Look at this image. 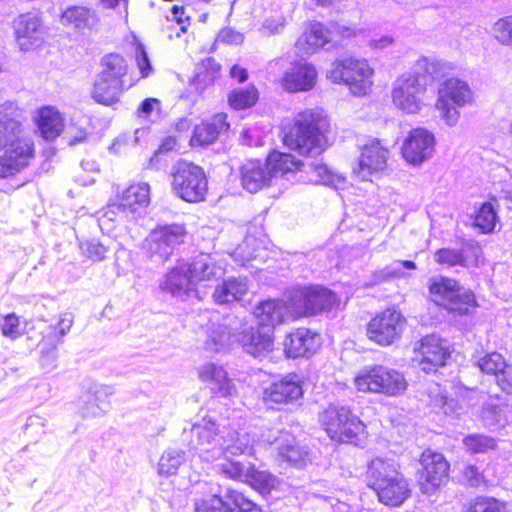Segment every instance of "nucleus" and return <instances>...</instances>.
<instances>
[{"label":"nucleus","instance_id":"6ab92c4d","mask_svg":"<svg viewBox=\"0 0 512 512\" xmlns=\"http://www.w3.org/2000/svg\"><path fill=\"white\" fill-rule=\"evenodd\" d=\"M388 157L389 151L381 145L379 140L374 139L363 147L359 163L353 172L360 180L368 181L373 174L387 167Z\"/></svg>","mask_w":512,"mask_h":512},{"label":"nucleus","instance_id":"338daca9","mask_svg":"<svg viewBox=\"0 0 512 512\" xmlns=\"http://www.w3.org/2000/svg\"><path fill=\"white\" fill-rule=\"evenodd\" d=\"M231 500L234 502V512H263L256 503L245 497L241 492L240 495H236Z\"/></svg>","mask_w":512,"mask_h":512},{"label":"nucleus","instance_id":"393cba45","mask_svg":"<svg viewBox=\"0 0 512 512\" xmlns=\"http://www.w3.org/2000/svg\"><path fill=\"white\" fill-rule=\"evenodd\" d=\"M320 345V336L307 328H298L288 334L284 351L288 357L299 358L313 354Z\"/></svg>","mask_w":512,"mask_h":512},{"label":"nucleus","instance_id":"1a4fd4ad","mask_svg":"<svg viewBox=\"0 0 512 512\" xmlns=\"http://www.w3.org/2000/svg\"><path fill=\"white\" fill-rule=\"evenodd\" d=\"M355 385L361 392L383 393L389 396L402 394L407 382L402 373L383 365L366 366L355 377Z\"/></svg>","mask_w":512,"mask_h":512},{"label":"nucleus","instance_id":"ea45409f","mask_svg":"<svg viewBox=\"0 0 512 512\" xmlns=\"http://www.w3.org/2000/svg\"><path fill=\"white\" fill-rule=\"evenodd\" d=\"M38 128L46 140H54L63 130V119L52 107L42 108L39 112Z\"/></svg>","mask_w":512,"mask_h":512},{"label":"nucleus","instance_id":"c9c22d12","mask_svg":"<svg viewBox=\"0 0 512 512\" xmlns=\"http://www.w3.org/2000/svg\"><path fill=\"white\" fill-rule=\"evenodd\" d=\"M330 41V32L320 22H313L296 42V48L309 55Z\"/></svg>","mask_w":512,"mask_h":512},{"label":"nucleus","instance_id":"a19ab883","mask_svg":"<svg viewBox=\"0 0 512 512\" xmlns=\"http://www.w3.org/2000/svg\"><path fill=\"white\" fill-rule=\"evenodd\" d=\"M252 450V448L250 449ZM251 454V451L245 453L244 455ZM243 454L238 455H222L224 457L223 462L219 464V470L226 477L245 481L246 476L249 473V469L251 467V463L244 462L242 460L236 459L235 457L242 456Z\"/></svg>","mask_w":512,"mask_h":512},{"label":"nucleus","instance_id":"603ef678","mask_svg":"<svg viewBox=\"0 0 512 512\" xmlns=\"http://www.w3.org/2000/svg\"><path fill=\"white\" fill-rule=\"evenodd\" d=\"M0 328L2 335L11 340H15L23 334L20 319L15 313L0 317Z\"/></svg>","mask_w":512,"mask_h":512},{"label":"nucleus","instance_id":"37998d69","mask_svg":"<svg viewBox=\"0 0 512 512\" xmlns=\"http://www.w3.org/2000/svg\"><path fill=\"white\" fill-rule=\"evenodd\" d=\"M244 482L257 490L262 495L269 494L278 483L277 479L267 471H259L251 465Z\"/></svg>","mask_w":512,"mask_h":512},{"label":"nucleus","instance_id":"a18cd8bd","mask_svg":"<svg viewBox=\"0 0 512 512\" xmlns=\"http://www.w3.org/2000/svg\"><path fill=\"white\" fill-rule=\"evenodd\" d=\"M498 222V216L491 202L483 203L474 218V226L482 233L493 232Z\"/></svg>","mask_w":512,"mask_h":512},{"label":"nucleus","instance_id":"c03bdc74","mask_svg":"<svg viewBox=\"0 0 512 512\" xmlns=\"http://www.w3.org/2000/svg\"><path fill=\"white\" fill-rule=\"evenodd\" d=\"M404 269L414 270L416 264L410 260L394 261L381 270H377L372 276V285H377L392 278L404 276Z\"/></svg>","mask_w":512,"mask_h":512},{"label":"nucleus","instance_id":"20e7f679","mask_svg":"<svg viewBox=\"0 0 512 512\" xmlns=\"http://www.w3.org/2000/svg\"><path fill=\"white\" fill-rule=\"evenodd\" d=\"M366 478L368 486L384 505L398 507L411 495L410 485L393 459L377 457L371 460Z\"/></svg>","mask_w":512,"mask_h":512},{"label":"nucleus","instance_id":"cd10ccee","mask_svg":"<svg viewBox=\"0 0 512 512\" xmlns=\"http://www.w3.org/2000/svg\"><path fill=\"white\" fill-rule=\"evenodd\" d=\"M240 495V492L230 488L213 489L209 494L195 500V512H234V502L232 498Z\"/></svg>","mask_w":512,"mask_h":512},{"label":"nucleus","instance_id":"0e129e2a","mask_svg":"<svg viewBox=\"0 0 512 512\" xmlns=\"http://www.w3.org/2000/svg\"><path fill=\"white\" fill-rule=\"evenodd\" d=\"M108 408V404H100L98 402V398L94 397L85 403L84 407L82 408V415L84 417H101L106 413Z\"/></svg>","mask_w":512,"mask_h":512},{"label":"nucleus","instance_id":"3c124183","mask_svg":"<svg viewBox=\"0 0 512 512\" xmlns=\"http://www.w3.org/2000/svg\"><path fill=\"white\" fill-rule=\"evenodd\" d=\"M463 443L471 453H485L496 446V442L492 437L481 434L469 435L464 438Z\"/></svg>","mask_w":512,"mask_h":512},{"label":"nucleus","instance_id":"69168bd1","mask_svg":"<svg viewBox=\"0 0 512 512\" xmlns=\"http://www.w3.org/2000/svg\"><path fill=\"white\" fill-rule=\"evenodd\" d=\"M495 381L503 392L512 394V365L506 363L505 368L496 374Z\"/></svg>","mask_w":512,"mask_h":512},{"label":"nucleus","instance_id":"bb28decb","mask_svg":"<svg viewBox=\"0 0 512 512\" xmlns=\"http://www.w3.org/2000/svg\"><path fill=\"white\" fill-rule=\"evenodd\" d=\"M198 375L202 382L209 385L211 391L220 397L231 396L235 386L223 367L207 363L199 367Z\"/></svg>","mask_w":512,"mask_h":512},{"label":"nucleus","instance_id":"13d9d810","mask_svg":"<svg viewBox=\"0 0 512 512\" xmlns=\"http://www.w3.org/2000/svg\"><path fill=\"white\" fill-rule=\"evenodd\" d=\"M462 481L470 487L486 486V479L482 472L474 465H467L461 472Z\"/></svg>","mask_w":512,"mask_h":512},{"label":"nucleus","instance_id":"b1692460","mask_svg":"<svg viewBox=\"0 0 512 512\" xmlns=\"http://www.w3.org/2000/svg\"><path fill=\"white\" fill-rule=\"evenodd\" d=\"M303 395L300 379L296 374H289L279 381L273 382L264 391V399L269 403L289 404Z\"/></svg>","mask_w":512,"mask_h":512},{"label":"nucleus","instance_id":"9d476101","mask_svg":"<svg viewBox=\"0 0 512 512\" xmlns=\"http://www.w3.org/2000/svg\"><path fill=\"white\" fill-rule=\"evenodd\" d=\"M320 421L329 437L340 443L356 444L365 429L362 421L345 406H329L320 415Z\"/></svg>","mask_w":512,"mask_h":512},{"label":"nucleus","instance_id":"6e6552de","mask_svg":"<svg viewBox=\"0 0 512 512\" xmlns=\"http://www.w3.org/2000/svg\"><path fill=\"white\" fill-rule=\"evenodd\" d=\"M172 190L186 202L204 200L208 191V180L204 170L191 162L181 160L171 169Z\"/></svg>","mask_w":512,"mask_h":512},{"label":"nucleus","instance_id":"7ed1b4c3","mask_svg":"<svg viewBox=\"0 0 512 512\" xmlns=\"http://www.w3.org/2000/svg\"><path fill=\"white\" fill-rule=\"evenodd\" d=\"M235 345L255 358L265 357L273 348L271 329L253 326L236 316L225 317L223 322L211 325L205 341L207 351L226 352Z\"/></svg>","mask_w":512,"mask_h":512},{"label":"nucleus","instance_id":"864d4df0","mask_svg":"<svg viewBox=\"0 0 512 512\" xmlns=\"http://www.w3.org/2000/svg\"><path fill=\"white\" fill-rule=\"evenodd\" d=\"M82 255L92 261H102L108 251V248L96 239H90L80 242Z\"/></svg>","mask_w":512,"mask_h":512},{"label":"nucleus","instance_id":"aec40b11","mask_svg":"<svg viewBox=\"0 0 512 512\" xmlns=\"http://www.w3.org/2000/svg\"><path fill=\"white\" fill-rule=\"evenodd\" d=\"M17 43L21 50L28 51L43 40L44 28L38 13L19 15L13 22Z\"/></svg>","mask_w":512,"mask_h":512},{"label":"nucleus","instance_id":"f257e3e1","mask_svg":"<svg viewBox=\"0 0 512 512\" xmlns=\"http://www.w3.org/2000/svg\"><path fill=\"white\" fill-rule=\"evenodd\" d=\"M237 423H217L204 418L192 425L189 446L206 461H213L222 455L245 454L253 447L254 439Z\"/></svg>","mask_w":512,"mask_h":512},{"label":"nucleus","instance_id":"e433bc0d","mask_svg":"<svg viewBox=\"0 0 512 512\" xmlns=\"http://www.w3.org/2000/svg\"><path fill=\"white\" fill-rule=\"evenodd\" d=\"M248 292L246 278H228L218 284L213 293V298L218 304H227L240 301Z\"/></svg>","mask_w":512,"mask_h":512},{"label":"nucleus","instance_id":"4d7b16f0","mask_svg":"<svg viewBox=\"0 0 512 512\" xmlns=\"http://www.w3.org/2000/svg\"><path fill=\"white\" fill-rule=\"evenodd\" d=\"M504 506L492 497H478L465 512H503Z\"/></svg>","mask_w":512,"mask_h":512},{"label":"nucleus","instance_id":"f704fd0d","mask_svg":"<svg viewBox=\"0 0 512 512\" xmlns=\"http://www.w3.org/2000/svg\"><path fill=\"white\" fill-rule=\"evenodd\" d=\"M453 65L445 60L422 57L418 59L414 66V72L420 75L422 81L429 77L432 81L444 82L448 78H452Z\"/></svg>","mask_w":512,"mask_h":512},{"label":"nucleus","instance_id":"2eb2a0df","mask_svg":"<svg viewBox=\"0 0 512 512\" xmlns=\"http://www.w3.org/2000/svg\"><path fill=\"white\" fill-rule=\"evenodd\" d=\"M406 324V318L401 312L386 309L370 320L367 325V337L381 346H389L401 338Z\"/></svg>","mask_w":512,"mask_h":512},{"label":"nucleus","instance_id":"f3484780","mask_svg":"<svg viewBox=\"0 0 512 512\" xmlns=\"http://www.w3.org/2000/svg\"><path fill=\"white\" fill-rule=\"evenodd\" d=\"M434 260L447 267H478L483 262V252L477 241L469 239L462 241L459 248L438 249L434 253Z\"/></svg>","mask_w":512,"mask_h":512},{"label":"nucleus","instance_id":"a878e982","mask_svg":"<svg viewBox=\"0 0 512 512\" xmlns=\"http://www.w3.org/2000/svg\"><path fill=\"white\" fill-rule=\"evenodd\" d=\"M317 79V70L310 63L295 62L285 72L282 86L289 92L311 90Z\"/></svg>","mask_w":512,"mask_h":512},{"label":"nucleus","instance_id":"2f4dec72","mask_svg":"<svg viewBox=\"0 0 512 512\" xmlns=\"http://www.w3.org/2000/svg\"><path fill=\"white\" fill-rule=\"evenodd\" d=\"M228 128L227 115L218 113L195 127L191 141L200 146L210 145Z\"/></svg>","mask_w":512,"mask_h":512},{"label":"nucleus","instance_id":"bf43d9fd","mask_svg":"<svg viewBox=\"0 0 512 512\" xmlns=\"http://www.w3.org/2000/svg\"><path fill=\"white\" fill-rule=\"evenodd\" d=\"M161 109V102L157 98H146L141 102L137 109V116L146 120L158 116Z\"/></svg>","mask_w":512,"mask_h":512},{"label":"nucleus","instance_id":"c756f323","mask_svg":"<svg viewBox=\"0 0 512 512\" xmlns=\"http://www.w3.org/2000/svg\"><path fill=\"white\" fill-rule=\"evenodd\" d=\"M117 199L120 201V206L131 215V219H134L150 203V186L145 182L132 184Z\"/></svg>","mask_w":512,"mask_h":512},{"label":"nucleus","instance_id":"0eeeda50","mask_svg":"<svg viewBox=\"0 0 512 512\" xmlns=\"http://www.w3.org/2000/svg\"><path fill=\"white\" fill-rule=\"evenodd\" d=\"M428 289L434 303L460 315L467 314L476 305L473 292L461 287L455 279L432 277L429 279Z\"/></svg>","mask_w":512,"mask_h":512},{"label":"nucleus","instance_id":"6e6d98bb","mask_svg":"<svg viewBox=\"0 0 512 512\" xmlns=\"http://www.w3.org/2000/svg\"><path fill=\"white\" fill-rule=\"evenodd\" d=\"M303 167H306L315 174L314 181L316 183H322L324 185H335V179L338 178L328 167L323 163L311 161L305 163Z\"/></svg>","mask_w":512,"mask_h":512},{"label":"nucleus","instance_id":"f03ea898","mask_svg":"<svg viewBox=\"0 0 512 512\" xmlns=\"http://www.w3.org/2000/svg\"><path fill=\"white\" fill-rule=\"evenodd\" d=\"M0 152V178L19 173L34 158V144L26 135L23 111L12 101L0 105Z\"/></svg>","mask_w":512,"mask_h":512},{"label":"nucleus","instance_id":"49530a36","mask_svg":"<svg viewBox=\"0 0 512 512\" xmlns=\"http://www.w3.org/2000/svg\"><path fill=\"white\" fill-rule=\"evenodd\" d=\"M102 70L99 74H106L107 78L123 80L127 73L126 60L119 54L111 53L103 57L101 61Z\"/></svg>","mask_w":512,"mask_h":512},{"label":"nucleus","instance_id":"58836bf2","mask_svg":"<svg viewBox=\"0 0 512 512\" xmlns=\"http://www.w3.org/2000/svg\"><path fill=\"white\" fill-rule=\"evenodd\" d=\"M430 405L433 409L443 412L450 417H459L465 411V404L461 403L459 398L454 396V390L448 394L437 388L430 395Z\"/></svg>","mask_w":512,"mask_h":512},{"label":"nucleus","instance_id":"39448f33","mask_svg":"<svg viewBox=\"0 0 512 512\" xmlns=\"http://www.w3.org/2000/svg\"><path fill=\"white\" fill-rule=\"evenodd\" d=\"M327 120L320 112L307 110L299 114L294 126L284 137V144L306 157H316L326 148L323 134Z\"/></svg>","mask_w":512,"mask_h":512},{"label":"nucleus","instance_id":"4468645a","mask_svg":"<svg viewBox=\"0 0 512 512\" xmlns=\"http://www.w3.org/2000/svg\"><path fill=\"white\" fill-rule=\"evenodd\" d=\"M185 234L184 226L179 224L156 227L145 240L148 256L156 263L165 262L183 243Z\"/></svg>","mask_w":512,"mask_h":512},{"label":"nucleus","instance_id":"8fccbe9b","mask_svg":"<svg viewBox=\"0 0 512 512\" xmlns=\"http://www.w3.org/2000/svg\"><path fill=\"white\" fill-rule=\"evenodd\" d=\"M284 443L279 444V454L288 462L297 465L303 460L304 452L295 444V439L290 434H284Z\"/></svg>","mask_w":512,"mask_h":512},{"label":"nucleus","instance_id":"774afa93","mask_svg":"<svg viewBox=\"0 0 512 512\" xmlns=\"http://www.w3.org/2000/svg\"><path fill=\"white\" fill-rule=\"evenodd\" d=\"M220 68V64L214 58L207 57L202 61L198 70L199 74H201V70L204 69L205 80L213 81L218 76Z\"/></svg>","mask_w":512,"mask_h":512},{"label":"nucleus","instance_id":"9b49d317","mask_svg":"<svg viewBox=\"0 0 512 512\" xmlns=\"http://www.w3.org/2000/svg\"><path fill=\"white\" fill-rule=\"evenodd\" d=\"M473 93L465 81L458 78H448L440 84L436 108L441 118L453 126L458 122L460 113L458 108L471 103Z\"/></svg>","mask_w":512,"mask_h":512},{"label":"nucleus","instance_id":"a211bd4d","mask_svg":"<svg viewBox=\"0 0 512 512\" xmlns=\"http://www.w3.org/2000/svg\"><path fill=\"white\" fill-rule=\"evenodd\" d=\"M434 145L432 133L424 128L413 129L402 145L403 158L409 164L420 165L432 157Z\"/></svg>","mask_w":512,"mask_h":512},{"label":"nucleus","instance_id":"4be33fe9","mask_svg":"<svg viewBox=\"0 0 512 512\" xmlns=\"http://www.w3.org/2000/svg\"><path fill=\"white\" fill-rule=\"evenodd\" d=\"M258 319V326L261 328H270L271 334L276 325L282 324L287 319H296L292 312L291 292L287 302L278 300H267L261 302L254 311Z\"/></svg>","mask_w":512,"mask_h":512},{"label":"nucleus","instance_id":"dca6fc26","mask_svg":"<svg viewBox=\"0 0 512 512\" xmlns=\"http://www.w3.org/2000/svg\"><path fill=\"white\" fill-rule=\"evenodd\" d=\"M422 470L419 473V485L424 494H433L448 479L449 463L445 457L430 449L420 458Z\"/></svg>","mask_w":512,"mask_h":512},{"label":"nucleus","instance_id":"ddd939ff","mask_svg":"<svg viewBox=\"0 0 512 512\" xmlns=\"http://www.w3.org/2000/svg\"><path fill=\"white\" fill-rule=\"evenodd\" d=\"M426 83L414 71L399 76L393 83L392 101L402 111L418 113L423 104Z\"/></svg>","mask_w":512,"mask_h":512},{"label":"nucleus","instance_id":"5fc2aeb1","mask_svg":"<svg viewBox=\"0 0 512 512\" xmlns=\"http://www.w3.org/2000/svg\"><path fill=\"white\" fill-rule=\"evenodd\" d=\"M505 364L504 358L497 352L487 354L478 360V367L481 371L486 374L494 375L495 377L502 368H505Z\"/></svg>","mask_w":512,"mask_h":512},{"label":"nucleus","instance_id":"412c9836","mask_svg":"<svg viewBox=\"0 0 512 512\" xmlns=\"http://www.w3.org/2000/svg\"><path fill=\"white\" fill-rule=\"evenodd\" d=\"M415 353L419 355L421 369L430 373L443 366L449 356V352L443 341L436 335H428L420 340L414 347Z\"/></svg>","mask_w":512,"mask_h":512},{"label":"nucleus","instance_id":"09e8293b","mask_svg":"<svg viewBox=\"0 0 512 512\" xmlns=\"http://www.w3.org/2000/svg\"><path fill=\"white\" fill-rule=\"evenodd\" d=\"M493 38L503 46H512V15L499 18L492 26Z\"/></svg>","mask_w":512,"mask_h":512},{"label":"nucleus","instance_id":"473e14b6","mask_svg":"<svg viewBox=\"0 0 512 512\" xmlns=\"http://www.w3.org/2000/svg\"><path fill=\"white\" fill-rule=\"evenodd\" d=\"M61 20L65 26L85 33L97 26L99 17L93 9L86 6H70L62 13Z\"/></svg>","mask_w":512,"mask_h":512},{"label":"nucleus","instance_id":"423d86ee","mask_svg":"<svg viewBox=\"0 0 512 512\" xmlns=\"http://www.w3.org/2000/svg\"><path fill=\"white\" fill-rule=\"evenodd\" d=\"M373 70L364 59L346 56L336 59L327 70V78L349 86L354 95H365L372 85Z\"/></svg>","mask_w":512,"mask_h":512},{"label":"nucleus","instance_id":"052dcab7","mask_svg":"<svg viewBox=\"0 0 512 512\" xmlns=\"http://www.w3.org/2000/svg\"><path fill=\"white\" fill-rule=\"evenodd\" d=\"M135 58L141 76L148 77L152 71V66L145 47L141 42H136L135 44Z\"/></svg>","mask_w":512,"mask_h":512},{"label":"nucleus","instance_id":"79ce46f5","mask_svg":"<svg viewBox=\"0 0 512 512\" xmlns=\"http://www.w3.org/2000/svg\"><path fill=\"white\" fill-rule=\"evenodd\" d=\"M186 453L180 449L169 448L163 452L158 462V473L162 476L175 475L185 462Z\"/></svg>","mask_w":512,"mask_h":512},{"label":"nucleus","instance_id":"f8f14e48","mask_svg":"<svg viewBox=\"0 0 512 512\" xmlns=\"http://www.w3.org/2000/svg\"><path fill=\"white\" fill-rule=\"evenodd\" d=\"M290 292L292 312L298 317L330 310L337 303L336 294L320 286L297 287Z\"/></svg>","mask_w":512,"mask_h":512},{"label":"nucleus","instance_id":"72a5a7b5","mask_svg":"<svg viewBox=\"0 0 512 512\" xmlns=\"http://www.w3.org/2000/svg\"><path fill=\"white\" fill-rule=\"evenodd\" d=\"M188 266L189 274L195 285L201 281L218 280L224 274L222 267L216 264L210 254L197 255L191 263H188Z\"/></svg>","mask_w":512,"mask_h":512},{"label":"nucleus","instance_id":"e2e57ef3","mask_svg":"<svg viewBox=\"0 0 512 512\" xmlns=\"http://www.w3.org/2000/svg\"><path fill=\"white\" fill-rule=\"evenodd\" d=\"M454 396L459 398L460 402L465 404V409L476 404L479 400V393L475 389L467 388L464 386H454Z\"/></svg>","mask_w":512,"mask_h":512},{"label":"nucleus","instance_id":"de8ad7c7","mask_svg":"<svg viewBox=\"0 0 512 512\" xmlns=\"http://www.w3.org/2000/svg\"><path fill=\"white\" fill-rule=\"evenodd\" d=\"M258 99V92L254 86L234 89L229 94V104L234 109H245L251 107Z\"/></svg>","mask_w":512,"mask_h":512},{"label":"nucleus","instance_id":"7c9ffc66","mask_svg":"<svg viewBox=\"0 0 512 512\" xmlns=\"http://www.w3.org/2000/svg\"><path fill=\"white\" fill-rule=\"evenodd\" d=\"M106 74H98L92 91V99L105 106H111L119 102L124 91V81L117 78H107Z\"/></svg>","mask_w":512,"mask_h":512},{"label":"nucleus","instance_id":"5701e85b","mask_svg":"<svg viewBox=\"0 0 512 512\" xmlns=\"http://www.w3.org/2000/svg\"><path fill=\"white\" fill-rule=\"evenodd\" d=\"M162 290L175 297H196L198 292L189 274L188 263L180 262L165 276L161 282Z\"/></svg>","mask_w":512,"mask_h":512},{"label":"nucleus","instance_id":"c85d7f7f","mask_svg":"<svg viewBox=\"0 0 512 512\" xmlns=\"http://www.w3.org/2000/svg\"><path fill=\"white\" fill-rule=\"evenodd\" d=\"M241 186L250 193H256L271 180L270 173L260 160H247L239 171Z\"/></svg>","mask_w":512,"mask_h":512},{"label":"nucleus","instance_id":"4c0bfd02","mask_svg":"<svg viewBox=\"0 0 512 512\" xmlns=\"http://www.w3.org/2000/svg\"><path fill=\"white\" fill-rule=\"evenodd\" d=\"M271 178L277 176H286L289 173H294L300 170L305 165L304 162L296 160L295 157L289 153H281L273 151L269 154L265 163Z\"/></svg>","mask_w":512,"mask_h":512},{"label":"nucleus","instance_id":"680f3d73","mask_svg":"<svg viewBox=\"0 0 512 512\" xmlns=\"http://www.w3.org/2000/svg\"><path fill=\"white\" fill-rule=\"evenodd\" d=\"M123 208L124 207L120 206V201L116 199V201L109 203L103 210L100 221H115L118 217L131 218V215L128 213V211L124 210Z\"/></svg>","mask_w":512,"mask_h":512}]
</instances>
